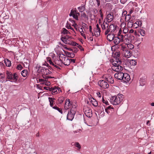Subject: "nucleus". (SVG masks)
Instances as JSON below:
<instances>
[{
    "instance_id": "nucleus-1",
    "label": "nucleus",
    "mask_w": 154,
    "mask_h": 154,
    "mask_svg": "<svg viewBox=\"0 0 154 154\" xmlns=\"http://www.w3.org/2000/svg\"><path fill=\"white\" fill-rule=\"evenodd\" d=\"M121 61L119 58H114L112 61V70L116 72H119L123 69L122 66H121Z\"/></svg>"
},
{
    "instance_id": "nucleus-2",
    "label": "nucleus",
    "mask_w": 154,
    "mask_h": 154,
    "mask_svg": "<svg viewBox=\"0 0 154 154\" xmlns=\"http://www.w3.org/2000/svg\"><path fill=\"white\" fill-rule=\"evenodd\" d=\"M120 47L122 55L126 58H129L131 55V51L127 49L126 45L124 44H120L119 46Z\"/></svg>"
},
{
    "instance_id": "nucleus-3",
    "label": "nucleus",
    "mask_w": 154,
    "mask_h": 154,
    "mask_svg": "<svg viewBox=\"0 0 154 154\" xmlns=\"http://www.w3.org/2000/svg\"><path fill=\"white\" fill-rule=\"evenodd\" d=\"M124 98V96L123 94H118L116 96L112 97L111 100L112 103L115 105H119Z\"/></svg>"
},
{
    "instance_id": "nucleus-4",
    "label": "nucleus",
    "mask_w": 154,
    "mask_h": 154,
    "mask_svg": "<svg viewBox=\"0 0 154 154\" xmlns=\"http://www.w3.org/2000/svg\"><path fill=\"white\" fill-rule=\"evenodd\" d=\"M119 29L118 26L115 24H112L109 25V28L107 30L105 31V34L106 35L108 34L109 32L116 34Z\"/></svg>"
},
{
    "instance_id": "nucleus-5",
    "label": "nucleus",
    "mask_w": 154,
    "mask_h": 154,
    "mask_svg": "<svg viewBox=\"0 0 154 154\" xmlns=\"http://www.w3.org/2000/svg\"><path fill=\"white\" fill-rule=\"evenodd\" d=\"M76 109L75 107H74L72 106L70 111L68 112L67 115V119L69 120H72L73 119L74 115L76 112Z\"/></svg>"
},
{
    "instance_id": "nucleus-6",
    "label": "nucleus",
    "mask_w": 154,
    "mask_h": 154,
    "mask_svg": "<svg viewBox=\"0 0 154 154\" xmlns=\"http://www.w3.org/2000/svg\"><path fill=\"white\" fill-rule=\"evenodd\" d=\"M38 72L41 73L43 75H45L51 74V72L48 69H45L41 66L38 67Z\"/></svg>"
},
{
    "instance_id": "nucleus-7",
    "label": "nucleus",
    "mask_w": 154,
    "mask_h": 154,
    "mask_svg": "<svg viewBox=\"0 0 154 154\" xmlns=\"http://www.w3.org/2000/svg\"><path fill=\"white\" fill-rule=\"evenodd\" d=\"M85 115L88 117L92 116V110L87 106H85L83 109Z\"/></svg>"
},
{
    "instance_id": "nucleus-8",
    "label": "nucleus",
    "mask_w": 154,
    "mask_h": 154,
    "mask_svg": "<svg viewBox=\"0 0 154 154\" xmlns=\"http://www.w3.org/2000/svg\"><path fill=\"white\" fill-rule=\"evenodd\" d=\"M80 15V14L76 10H71L69 14L70 16H72L73 18L77 20H79L78 16Z\"/></svg>"
},
{
    "instance_id": "nucleus-9",
    "label": "nucleus",
    "mask_w": 154,
    "mask_h": 154,
    "mask_svg": "<svg viewBox=\"0 0 154 154\" xmlns=\"http://www.w3.org/2000/svg\"><path fill=\"white\" fill-rule=\"evenodd\" d=\"M50 91H51V94L53 95L56 94L61 92V90L60 88L58 87L51 88L50 89Z\"/></svg>"
},
{
    "instance_id": "nucleus-10",
    "label": "nucleus",
    "mask_w": 154,
    "mask_h": 154,
    "mask_svg": "<svg viewBox=\"0 0 154 154\" xmlns=\"http://www.w3.org/2000/svg\"><path fill=\"white\" fill-rule=\"evenodd\" d=\"M98 85L102 88L106 89L109 88V85L104 80L100 81L98 82Z\"/></svg>"
},
{
    "instance_id": "nucleus-11",
    "label": "nucleus",
    "mask_w": 154,
    "mask_h": 154,
    "mask_svg": "<svg viewBox=\"0 0 154 154\" xmlns=\"http://www.w3.org/2000/svg\"><path fill=\"white\" fill-rule=\"evenodd\" d=\"M72 106V103L70 101V100L67 99L64 104V108L66 110H68Z\"/></svg>"
},
{
    "instance_id": "nucleus-12",
    "label": "nucleus",
    "mask_w": 154,
    "mask_h": 154,
    "mask_svg": "<svg viewBox=\"0 0 154 154\" xmlns=\"http://www.w3.org/2000/svg\"><path fill=\"white\" fill-rule=\"evenodd\" d=\"M115 77L118 79L121 80L123 79L124 77V73L121 72L119 71L115 74L114 75Z\"/></svg>"
},
{
    "instance_id": "nucleus-13",
    "label": "nucleus",
    "mask_w": 154,
    "mask_h": 154,
    "mask_svg": "<svg viewBox=\"0 0 154 154\" xmlns=\"http://www.w3.org/2000/svg\"><path fill=\"white\" fill-rule=\"evenodd\" d=\"M63 63L66 66L69 65L70 63V60L67 57H64L62 59Z\"/></svg>"
},
{
    "instance_id": "nucleus-14",
    "label": "nucleus",
    "mask_w": 154,
    "mask_h": 154,
    "mask_svg": "<svg viewBox=\"0 0 154 154\" xmlns=\"http://www.w3.org/2000/svg\"><path fill=\"white\" fill-rule=\"evenodd\" d=\"M121 42V39H120L119 37L118 36L115 37L113 39L114 43L116 45V47L119 48H121L119 46L120 45H118Z\"/></svg>"
},
{
    "instance_id": "nucleus-15",
    "label": "nucleus",
    "mask_w": 154,
    "mask_h": 154,
    "mask_svg": "<svg viewBox=\"0 0 154 154\" xmlns=\"http://www.w3.org/2000/svg\"><path fill=\"white\" fill-rule=\"evenodd\" d=\"M94 35L96 37H98L100 35V29L98 24L96 25V28L94 29Z\"/></svg>"
},
{
    "instance_id": "nucleus-16",
    "label": "nucleus",
    "mask_w": 154,
    "mask_h": 154,
    "mask_svg": "<svg viewBox=\"0 0 154 154\" xmlns=\"http://www.w3.org/2000/svg\"><path fill=\"white\" fill-rule=\"evenodd\" d=\"M114 18V16L112 13H109L107 14L106 20L107 22L109 23L111 22Z\"/></svg>"
},
{
    "instance_id": "nucleus-17",
    "label": "nucleus",
    "mask_w": 154,
    "mask_h": 154,
    "mask_svg": "<svg viewBox=\"0 0 154 154\" xmlns=\"http://www.w3.org/2000/svg\"><path fill=\"white\" fill-rule=\"evenodd\" d=\"M89 99L94 106H98V103L97 101L91 95L89 96Z\"/></svg>"
},
{
    "instance_id": "nucleus-18",
    "label": "nucleus",
    "mask_w": 154,
    "mask_h": 154,
    "mask_svg": "<svg viewBox=\"0 0 154 154\" xmlns=\"http://www.w3.org/2000/svg\"><path fill=\"white\" fill-rule=\"evenodd\" d=\"M130 79V76L127 73H124V77L122 80L124 82H129Z\"/></svg>"
},
{
    "instance_id": "nucleus-19",
    "label": "nucleus",
    "mask_w": 154,
    "mask_h": 154,
    "mask_svg": "<svg viewBox=\"0 0 154 154\" xmlns=\"http://www.w3.org/2000/svg\"><path fill=\"white\" fill-rule=\"evenodd\" d=\"M109 23L106 21H104L103 23L101 25V27L103 30H107V29L109 28Z\"/></svg>"
},
{
    "instance_id": "nucleus-20",
    "label": "nucleus",
    "mask_w": 154,
    "mask_h": 154,
    "mask_svg": "<svg viewBox=\"0 0 154 154\" xmlns=\"http://www.w3.org/2000/svg\"><path fill=\"white\" fill-rule=\"evenodd\" d=\"M105 77L106 80L109 82L111 84H112L114 83V80L112 78L111 76L109 75H105Z\"/></svg>"
},
{
    "instance_id": "nucleus-21",
    "label": "nucleus",
    "mask_w": 154,
    "mask_h": 154,
    "mask_svg": "<svg viewBox=\"0 0 154 154\" xmlns=\"http://www.w3.org/2000/svg\"><path fill=\"white\" fill-rule=\"evenodd\" d=\"M115 34L113 33L108 34L107 36V39L110 42L113 40L115 36Z\"/></svg>"
},
{
    "instance_id": "nucleus-22",
    "label": "nucleus",
    "mask_w": 154,
    "mask_h": 154,
    "mask_svg": "<svg viewBox=\"0 0 154 154\" xmlns=\"http://www.w3.org/2000/svg\"><path fill=\"white\" fill-rule=\"evenodd\" d=\"M142 24V22L139 20H137L134 24L133 26L135 28H137L139 26H141Z\"/></svg>"
},
{
    "instance_id": "nucleus-23",
    "label": "nucleus",
    "mask_w": 154,
    "mask_h": 154,
    "mask_svg": "<svg viewBox=\"0 0 154 154\" xmlns=\"http://www.w3.org/2000/svg\"><path fill=\"white\" fill-rule=\"evenodd\" d=\"M47 61L49 62V63L52 65L54 66L57 68H59L58 66H57L56 65H55L54 63L52 61L50 57H47Z\"/></svg>"
},
{
    "instance_id": "nucleus-24",
    "label": "nucleus",
    "mask_w": 154,
    "mask_h": 154,
    "mask_svg": "<svg viewBox=\"0 0 154 154\" xmlns=\"http://www.w3.org/2000/svg\"><path fill=\"white\" fill-rule=\"evenodd\" d=\"M7 78L9 79H12L13 78L12 73L8 71H6Z\"/></svg>"
},
{
    "instance_id": "nucleus-25",
    "label": "nucleus",
    "mask_w": 154,
    "mask_h": 154,
    "mask_svg": "<svg viewBox=\"0 0 154 154\" xmlns=\"http://www.w3.org/2000/svg\"><path fill=\"white\" fill-rule=\"evenodd\" d=\"M56 64L61 66L63 65V62L61 59H60L59 60H57L55 61Z\"/></svg>"
},
{
    "instance_id": "nucleus-26",
    "label": "nucleus",
    "mask_w": 154,
    "mask_h": 154,
    "mask_svg": "<svg viewBox=\"0 0 154 154\" xmlns=\"http://www.w3.org/2000/svg\"><path fill=\"white\" fill-rule=\"evenodd\" d=\"M4 62L6 66L10 67L11 66V61L9 60L8 59H5Z\"/></svg>"
},
{
    "instance_id": "nucleus-27",
    "label": "nucleus",
    "mask_w": 154,
    "mask_h": 154,
    "mask_svg": "<svg viewBox=\"0 0 154 154\" xmlns=\"http://www.w3.org/2000/svg\"><path fill=\"white\" fill-rule=\"evenodd\" d=\"M119 36H120L119 38L121 39V42H124L125 41L124 38L125 39L127 38L128 36V35H125L124 36L122 35H121Z\"/></svg>"
},
{
    "instance_id": "nucleus-28",
    "label": "nucleus",
    "mask_w": 154,
    "mask_h": 154,
    "mask_svg": "<svg viewBox=\"0 0 154 154\" xmlns=\"http://www.w3.org/2000/svg\"><path fill=\"white\" fill-rule=\"evenodd\" d=\"M61 40L64 43L66 44H68L69 43V40L67 39L66 37H62L61 38Z\"/></svg>"
},
{
    "instance_id": "nucleus-29",
    "label": "nucleus",
    "mask_w": 154,
    "mask_h": 154,
    "mask_svg": "<svg viewBox=\"0 0 154 154\" xmlns=\"http://www.w3.org/2000/svg\"><path fill=\"white\" fill-rule=\"evenodd\" d=\"M69 21L71 22L70 23H71V25H72V26H74V28L77 29V24L75 23V21L72 20L71 19H69Z\"/></svg>"
},
{
    "instance_id": "nucleus-30",
    "label": "nucleus",
    "mask_w": 154,
    "mask_h": 154,
    "mask_svg": "<svg viewBox=\"0 0 154 154\" xmlns=\"http://www.w3.org/2000/svg\"><path fill=\"white\" fill-rule=\"evenodd\" d=\"M126 45L127 49L128 48L130 50L133 49L134 48V45L131 44H125Z\"/></svg>"
},
{
    "instance_id": "nucleus-31",
    "label": "nucleus",
    "mask_w": 154,
    "mask_h": 154,
    "mask_svg": "<svg viewBox=\"0 0 154 154\" xmlns=\"http://www.w3.org/2000/svg\"><path fill=\"white\" fill-rule=\"evenodd\" d=\"M22 75L24 77L27 76L28 74V71L27 70H23L21 72Z\"/></svg>"
},
{
    "instance_id": "nucleus-32",
    "label": "nucleus",
    "mask_w": 154,
    "mask_h": 154,
    "mask_svg": "<svg viewBox=\"0 0 154 154\" xmlns=\"http://www.w3.org/2000/svg\"><path fill=\"white\" fill-rule=\"evenodd\" d=\"M140 85L141 86H144L146 83L145 80L144 79H140L139 82Z\"/></svg>"
},
{
    "instance_id": "nucleus-33",
    "label": "nucleus",
    "mask_w": 154,
    "mask_h": 154,
    "mask_svg": "<svg viewBox=\"0 0 154 154\" xmlns=\"http://www.w3.org/2000/svg\"><path fill=\"white\" fill-rule=\"evenodd\" d=\"M66 54L68 55V57L71 58H73L74 57V54L72 52H66Z\"/></svg>"
},
{
    "instance_id": "nucleus-34",
    "label": "nucleus",
    "mask_w": 154,
    "mask_h": 154,
    "mask_svg": "<svg viewBox=\"0 0 154 154\" xmlns=\"http://www.w3.org/2000/svg\"><path fill=\"white\" fill-rule=\"evenodd\" d=\"M29 61L28 60H26V61L24 62L23 63V65L24 67L26 68H27L29 66Z\"/></svg>"
},
{
    "instance_id": "nucleus-35",
    "label": "nucleus",
    "mask_w": 154,
    "mask_h": 154,
    "mask_svg": "<svg viewBox=\"0 0 154 154\" xmlns=\"http://www.w3.org/2000/svg\"><path fill=\"white\" fill-rule=\"evenodd\" d=\"M82 27L84 28V30L85 31L88 29V26L85 23H83L82 24Z\"/></svg>"
},
{
    "instance_id": "nucleus-36",
    "label": "nucleus",
    "mask_w": 154,
    "mask_h": 154,
    "mask_svg": "<svg viewBox=\"0 0 154 154\" xmlns=\"http://www.w3.org/2000/svg\"><path fill=\"white\" fill-rule=\"evenodd\" d=\"M62 32L64 34H69L70 33V32L65 28H63Z\"/></svg>"
},
{
    "instance_id": "nucleus-37",
    "label": "nucleus",
    "mask_w": 154,
    "mask_h": 154,
    "mask_svg": "<svg viewBox=\"0 0 154 154\" xmlns=\"http://www.w3.org/2000/svg\"><path fill=\"white\" fill-rule=\"evenodd\" d=\"M78 9L80 12H82L85 11V8L84 6H82L78 7Z\"/></svg>"
},
{
    "instance_id": "nucleus-38",
    "label": "nucleus",
    "mask_w": 154,
    "mask_h": 154,
    "mask_svg": "<svg viewBox=\"0 0 154 154\" xmlns=\"http://www.w3.org/2000/svg\"><path fill=\"white\" fill-rule=\"evenodd\" d=\"M139 32L140 33V35L142 36H144L145 35V32L143 29H140L139 30Z\"/></svg>"
},
{
    "instance_id": "nucleus-39",
    "label": "nucleus",
    "mask_w": 154,
    "mask_h": 154,
    "mask_svg": "<svg viewBox=\"0 0 154 154\" xmlns=\"http://www.w3.org/2000/svg\"><path fill=\"white\" fill-rule=\"evenodd\" d=\"M130 63L132 66H134L136 65L137 64V62L136 60H130Z\"/></svg>"
},
{
    "instance_id": "nucleus-40",
    "label": "nucleus",
    "mask_w": 154,
    "mask_h": 154,
    "mask_svg": "<svg viewBox=\"0 0 154 154\" xmlns=\"http://www.w3.org/2000/svg\"><path fill=\"white\" fill-rule=\"evenodd\" d=\"M131 19V15L130 14L127 15L125 18V20L126 21H129Z\"/></svg>"
},
{
    "instance_id": "nucleus-41",
    "label": "nucleus",
    "mask_w": 154,
    "mask_h": 154,
    "mask_svg": "<svg viewBox=\"0 0 154 154\" xmlns=\"http://www.w3.org/2000/svg\"><path fill=\"white\" fill-rule=\"evenodd\" d=\"M48 99L49 100V101L50 102V106L51 107H52L54 101L52 100V99L51 97H49Z\"/></svg>"
},
{
    "instance_id": "nucleus-42",
    "label": "nucleus",
    "mask_w": 154,
    "mask_h": 154,
    "mask_svg": "<svg viewBox=\"0 0 154 154\" xmlns=\"http://www.w3.org/2000/svg\"><path fill=\"white\" fill-rule=\"evenodd\" d=\"M69 44L70 45H72V46H77V44H78L77 43H76L75 42H73V41L71 42V41H69Z\"/></svg>"
},
{
    "instance_id": "nucleus-43",
    "label": "nucleus",
    "mask_w": 154,
    "mask_h": 154,
    "mask_svg": "<svg viewBox=\"0 0 154 154\" xmlns=\"http://www.w3.org/2000/svg\"><path fill=\"white\" fill-rule=\"evenodd\" d=\"M102 101L106 105H109V103L108 101L106 100H105L103 98V97L102 99Z\"/></svg>"
},
{
    "instance_id": "nucleus-44",
    "label": "nucleus",
    "mask_w": 154,
    "mask_h": 154,
    "mask_svg": "<svg viewBox=\"0 0 154 154\" xmlns=\"http://www.w3.org/2000/svg\"><path fill=\"white\" fill-rule=\"evenodd\" d=\"M13 77L14 80H15V81H16L18 79L17 75V74L16 73H14L13 75Z\"/></svg>"
},
{
    "instance_id": "nucleus-45",
    "label": "nucleus",
    "mask_w": 154,
    "mask_h": 154,
    "mask_svg": "<svg viewBox=\"0 0 154 154\" xmlns=\"http://www.w3.org/2000/svg\"><path fill=\"white\" fill-rule=\"evenodd\" d=\"M42 85H45L47 86H49L50 85V83L49 82H42L41 83Z\"/></svg>"
},
{
    "instance_id": "nucleus-46",
    "label": "nucleus",
    "mask_w": 154,
    "mask_h": 154,
    "mask_svg": "<svg viewBox=\"0 0 154 154\" xmlns=\"http://www.w3.org/2000/svg\"><path fill=\"white\" fill-rule=\"evenodd\" d=\"M81 16L85 19H88L87 16L86 15V14L85 13H83L81 14Z\"/></svg>"
},
{
    "instance_id": "nucleus-47",
    "label": "nucleus",
    "mask_w": 154,
    "mask_h": 154,
    "mask_svg": "<svg viewBox=\"0 0 154 154\" xmlns=\"http://www.w3.org/2000/svg\"><path fill=\"white\" fill-rule=\"evenodd\" d=\"M123 29V33L125 34V33H127L128 32V28L127 27Z\"/></svg>"
},
{
    "instance_id": "nucleus-48",
    "label": "nucleus",
    "mask_w": 154,
    "mask_h": 154,
    "mask_svg": "<svg viewBox=\"0 0 154 154\" xmlns=\"http://www.w3.org/2000/svg\"><path fill=\"white\" fill-rule=\"evenodd\" d=\"M71 25V23H69V21H67L66 24V27L68 29H69V28H70Z\"/></svg>"
},
{
    "instance_id": "nucleus-49",
    "label": "nucleus",
    "mask_w": 154,
    "mask_h": 154,
    "mask_svg": "<svg viewBox=\"0 0 154 154\" xmlns=\"http://www.w3.org/2000/svg\"><path fill=\"white\" fill-rule=\"evenodd\" d=\"M114 55L115 57H116V58H115L116 59L117 58H118V57H119V56L120 55V54L119 53L117 52H116L114 54Z\"/></svg>"
},
{
    "instance_id": "nucleus-50",
    "label": "nucleus",
    "mask_w": 154,
    "mask_h": 154,
    "mask_svg": "<svg viewBox=\"0 0 154 154\" xmlns=\"http://www.w3.org/2000/svg\"><path fill=\"white\" fill-rule=\"evenodd\" d=\"M89 31L91 35L93 36H94V35L93 33V31H92V28L91 26H89Z\"/></svg>"
},
{
    "instance_id": "nucleus-51",
    "label": "nucleus",
    "mask_w": 154,
    "mask_h": 154,
    "mask_svg": "<svg viewBox=\"0 0 154 154\" xmlns=\"http://www.w3.org/2000/svg\"><path fill=\"white\" fill-rule=\"evenodd\" d=\"M121 29H123L126 27H125V24L124 23H122L120 25Z\"/></svg>"
},
{
    "instance_id": "nucleus-52",
    "label": "nucleus",
    "mask_w": 154,
    "mask_h": 154,
    "mask_svg": "<svg viewBox=\"0 0 154 154\" xmlns=\"http://www.w3.org/2000/svg\"><path fill=\"white\" fill-rule=\"evenodd\" d=\"M22 68V66L20 64L18 65L17 67V69L18 70L21 69Z\"/></svg>"
},
{
    "instance_id": "nucleus-53",
    "label": "nucleus",
    "mask_w": 154,
    "mask_h": 154,
    "mask_svg": "<svg viewBox=\"0 0 154 154\" xmlns=\"http://www.w3.org/2000/svg\"><path fill=\"white\" fill-rule=\"evenodd\" d=\"M75 146L76 147H78L79 149H80L81 146L79 143L77 142L75 144Z\"/></svg>"
},
{
    "instance_id": "nucleus-54",
    "label": "nucleus",
    "mask_w": 154,
    "mask_h": 154,
    "mask_svg": "<svg viewBox=\"0 0 154 154\" xmlns=\"http://www.w3.org/2000/svg\"><path fill=\"white\" fill-rule=\"evenodd\" d=\"M82 131L81 129H79L76 131H73L74 134L77 133H80L82 132Z\"/></svg>"
},
{
    "instance_id": "nucleus-55",
    "label": "nucleus",
    "mask_w": 154,
    "mask_h": 154,
    "mask_svg": "<svg viewBox=\"0 0 154 154\" xmlns=\"http://www.w3.org/2000/svg\"><path fill=\"white\" fill-rule=\"evenodd\" d=\"M122 30L121 29H119V32L117 34V35L118 36H119V35H121V33H122Z\"/></svg>"
},
{
    "instance_id": "nucleus-56",
    "label": "nucleus",
    "mask_w": 154,
    "mask_h": 154,
    "mask_svg": "<svg viewBox=\"0 0 154 154\" xmlns=\"http://www.w3.org/2000/svg\"><path fill=\"white\" fill-rule=\"evenodd\" d=\"M77 47H78L81 50L83 51L84 49H83V48L79 44H77Z\"/></svg>"
},
{
    "instance_id": "nucleus-57",
    "label": "nucleus",
    "mask_w": 154,
    "mask_h": 154,
    "mask_svg": "<svg viewBox=\"0 0 154 154\" xmlns=\"http://www.w3.org/2000/svg\"><path fill=\"white\" fill-rule=\"evenodd\" d=\"M5 78V75L2 73H0V78L1 79H4Z\"/></svg>"
},
{
    "instance_id": "nucleus-58",
    "label": "nucleus",
    "mask_w": 154,
    "mask_h": 154,
    "mask_svg": "<svg viewBox=\"0 0 154 154\" xmlns=\"http://www.w3.org/2000/svg\"><path fill=\"white\" fill-rule=\"evenodd\" d=\"M97 95L99 98H100L101 97V94L100 92H97Z\"/></svg>"
},
{
    "instance_id": "nucleus-59",
    "label": "nucleus",
    "mask_w": 154,
    "mask_h": 154,
    "mask_svg": "<svg viewBox=\"0 0 154 154\" xmlns=\"http://www.w3.org/2000/svg\"><path fill=\"white\" fill-rule=\"evenodd\" d=\"M97 3V5L99 6L100 5V2L102 0H96Z\"/></svg>"
},
{
    "instance_id": "nucleus-60",
    "label": "nucleus",
    "mask_w": 154,
    "mask_h": 154,
    "mask_svg": "<svg viewBox=\"0 0 154 154\" xmlns=\"http://www.w3.org/2000/svg\"><path fill=\"white\" fill-rule=\"evenodd\" d=\"M42 77L43 78H45L46 79L51 78H52L51 76H46L45 75H42Z\"/></svg>"
},
{
    "instance_id": "nucleus-61",
    "label": "nucleus",
    "mask_w": 154,
    "mask_h": 154,
    "mask_svg": "<svg viewBox=\"0 0 154 154\" xmlns=\"http://www.w3.org/2000/svg\"><path fill=\"white\" fill-rule=\"evenodd\" d=\"M127 0H121L120 2L121 3L124 4L127 1Z\"/></svg>"
},
{
    "instance_id": "nucleus-62",
    "label": "nucleus",
    "mask_w": 154,
    "mask_h": 154,
    "mask_svg": "<svg viewBox=\"0 0 154 154\" xmlns=\"http://www.w3.org/2000/svg\"><path fill=\"white\" fill-rule=\"evenodd\" d=\"M93 12L95 14H96L97 12V10L96 9H94L93 10Z\"/></svg>"
},
{
    "instance_id": "nucleus-63",
    "label": "nucleus",
    "mask_w": 154,
    "mask_h": 154,
    "mask_svg": "<svg viewBox=\"0 0 154 154\" xmlns=\"http://www.w3.org/2000/svg\"><path fill=\"white\" fill-rule=\"evenodd\" d=\"M109 110L107 108H106L105 109V111L108 114H109L110 113V112L109 111Z\"/></svg>"
},
{
    "instance_id": "nucleus-64",
    "label": "nucleus",
    "mask_w": 154,
    "mask_h": 154,
    "mask_svg": "<svg viewBox=\"0 0 154 154\" xmlns=\"http://www.w3.org/2000/svg\"><path fill=\"white\" fill-rule=\"evenodd\" d=\"M79 31L80 32V33L84 32L83 28H80L79 29Z\"/></svg>"
}]
</instances>
